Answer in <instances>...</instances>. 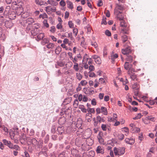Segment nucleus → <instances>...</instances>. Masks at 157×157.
<instances>
[{"instance_id": "nucleus-1", "label": "nucleus", "mask_w": 157, "mask_h": 157, "mask_svg": "<svg viewBox=\"0 0 157 157\" xmlns=\"http://www.w3.org/2000/svg\"><path fill=\"white\" fill-rule=\"evenodd\" d=\"M125 148L124 147H119L117 148L115 147L113 151L115 155H121L125 153Z\"/></svg>"}, {"instance_id": "nucleus-2", "label": "nucleus", "mask_w": 157, "mask_h": 157, "mask_svg": "<svg viewBox=\"0 0 157 157\" xmlns=\"http://www.w3.org/2000/svg\"><path fill=\"white\" fill-rule=\"evenodd\" d=\"M40 26L38 24H34L32 26V29L31 31V33L33 35H36L39 32V28Z\"/></svg>"}, {"instance_id": "nucleus-3", "label": "nucleus", "mask_w": 157, "mask_h": 157, "mask_svg": "<svg viewBox=\"0 0 157 157\" xmlns=\"http://www.w3.org/2000/svg\"><path fill=\"white\" fill-rule=\"evenodd\" d=\"M34 22V21L33 18L32 17H29L26 19V20H23V22H21V24L23 25H27V24L32 25Z\"/></svg>"}, {"instance_id": "nucleus-4", "label": "nucleus", "mask_w": 157, "mask_h": 157, "mask_svg": "<svg viewBox=\"0 0 157 157\" xmlns=\"http://www.w3.org/2000/svg\"><path fill=\"white\" fill-rule=\"evenodd\" d=\"M95 62L98 64H100L101 63V61L100 57L97 55H94L92 56Z\"/></svg>"}, {"instance_id": "nucleus-5", "label": "nucleus", "mask_w": 157, "mask_h": 157, "mask_svg": "<svg viewBox=\"0 0 157 157\" xmlns=\"http://www.w3.org/2000/svg\"><path fill=\"white\" fill-rule=\"evenodd\" d=\"M124 141L126 143L130 145H132L135 143L134 139L132 137L130 138H125Z\"/></svg>"}, {"instance_id": "nucleus-6", "label": "nucleus", "mask_w": 157, "mask_h": 157, "mask_svg": "<svg viewBox=\"0 0 157 157\" xmlns=\"http://www.w3.org/2000/svg\"><path fill=\"white\" fill-rule=\"evenodd\" d=\"M131 51H132L129 47L125 49H123L122 50V52L124 55H128L131 52Z\"/></svg>"}, {"instance_id": "nucleus-7", "label": "nucleus", "mask_w": 157, "mask_h": 157, "mask_svg": "<svg viewBox=\"0 0 157 157\" xmlns=\"http://www.w3.org/2000/svg\"><path fill=\"white\" fill-rule=\"evenodd\" d=\"M114 13L115 15H116L117 18L119 20H121L123 19V17L121 16V17H119V15L122 13L121 12L119 11L117 9H115L114 10Z\"/></svg>"}, {"instance_id": "nucleus-8", "label": "nucleus", "mask_w": 157, "mask_h": 157, "mask_svg": "<svg viewBox=\"0 0 157 157\" xmlns=\"http://www.w3.org/2000/svg\"><path fill=\"white\" fill-rule=\"evenodd\" d=\"M132 65L129 64L128 62H126L124 65V67L126 70H131L133 71V68H132Z\"/></svg>"}, {"instance_id": "nucleus-9", "label": "nucleus", "mask_w": 157, "mask_h": 157, "mask_svg": "<svg viewBox=\"0 0 157 157\" xmlns=\"http://www.w3.org/2000/svg\"><path fill=\"white\" fill-rule=\"evenodd\" d=\"M118 57V55L117 53L114 54V52H112L110 56V59L113 63L115 61V59Z\"/></svg>"}, {"instance_id": "nucleus-10", "label": "nucleus", "mask_w": 157, "mask_h": 157, "mask_svg": "<svg viewBox=\"0 0 157 157\" xmlns=\"http://www.w3.org/2000/svg\"><path fill=\"white\" fill-rule=\"evenodd\" d=\"M92 118V114L91 113H87L86 115V119L88 122L91 121Z\"/></svg>"}, {"instance_id": "nucleus-11", "label": "nucleus", "mask_w": 157, "mask_h": 157, "mask_svg": "<svg viewBox=\"0 0 157 157\" xmlns=\"http://www.w3.org/2000/svg\"><path fill=\"white\" fill-rule=\"evenodd\" d=\"M96 151L97 153L103 154L104 152V149L103 147L100 146H98L97 147Z\"/></svg>"}, {"instance_id": "nucleus-12", "label": "nucleus", "mask_w": 157, "mask_h": 157, "mask_svg": "<svg viewBox=\"0 0 157 157\" xmlns=\"http://www.w3.org/2000/svg\"><path fill=\"white\" fill-rule=\"evenodd\" d=\"M47 2L49 4L54 6H56L58 4V2L54 0H48Z\"/></svg>"}, {"instance_id": "nucleus-13", "label": "nucleus", "mask_w": 157, "mask_h": 157, "mask_svg": "<svg viewBox=\"0 0 157 157\" xmlns=\"http://www.w3.org/2000/svg\"><path fill=\"white\" fill-rule=\"evenodd\" d=\"M16 13L14 11H12L10 13L9 15V18L11 19H14L16 17Z\"/></svg>"}, {"instance_id": "nucleus-14", "label": "nucleus", "mask_w": 157, "mask_h": 157, "mask_svg": "<svg viewBox=\"0 0 157 157\" xmlns=\"http://www.w3.org/2000/svg\"><path fill=\"white\" fill-rule=\"evenodd\" d=\"M129 29V27L127 25L126 27L123 28L121 29V30L125 34H128Z\"/></svg>"}, {"instance_id": "nucleus-15", "label": "nucleus", "mask_w": 157, "mask_h": 157, "mask_svg": "<svg viewBox=\"0 0 157 157\" xmlns=\"http://www.w3.org/2000/svg\"><path fill=\"white\" fill-rule=\"evenodd\" d=\"M67 7L72 10L73 8V4L69 0L67 1Z\"/></svg>"}, {"instance_id": "nucleus-16", "label": "nucleus", "mask_w": 157, "mask_h": 157, "mask_svg": "<svg viewBox=\"0 0 157 157\" xmlns=\"http://www.w3.org/2000/svg\"><path fill=\"white\" fill-rule=\"evenodd\" d=\"M117 138L120 140H122L124 139V135L121 133H118L117 135Z\"/></svg>"}, {"instance_id": "nucleus-17", "label": "nucleus", "mask_w": 157, "mask_h": 157, "mask_svg": "<svg viewBox=\"0 0 157 157\" xmlns=\"http://www.w3.org/2000/svg\"><path fill=\"white\" fill-rule=\"evenodd\" d=\"M30 141L31 142L32 144L34 146H36L38 144V141L35 138L31 139Z\"/></svg>"}, {"instance_id": "nucleus-18", "label": "nucleus", "mask_w": 157, "mask_h": 157, "mask_svg": "<svg viewBox=\"0 0 157 157\" xmlns=\"http://www.w3.org/2000/svg\"><path fill=\"white\" fill-rule=\"evenodd\" d=\"M119 20L120 21V26L121 27L124 28L125 27H126L127 25H128L124 21L123 19Z\"/></svg>"}, {"instance_id": "nucleus-19", "label": "nucleus", "mask_w": 157, "mask_h": 157, "mask_svg": "<svg viewBox=\"0 0 157 157\" xmlns=\"http://www.w3.org/2000/svg\"><path fill=\"white\" fill-rule=\"evenodd\" d=\"M101 112L104 115H107L108 113L107 111L106 107H101Z\"/></svg>"}, {"instance_id": "nucleus-20", "label": "nucleus", "mask_w": 157, "mask_h": 157, "mask_svg": "<svg viewBox=\"0 0 157 157\" xmlns=\"http://www.w3.org/2000/svg\"><path fill=\"white\" fill-rule=\"evenodd\" d=\"M131 130H132V132L133 133L138 132L140 131V128H139L136 127V126L134 127L133 128H131Z\"/></svg>"}, {"instance_id": "nucleus-21", "label": "nucleus", "mask_w": 157, "mask_h": 157, "mask_svg": "<svg viewBox=\"0 0 157 157\" xmlns=\"http://www.w3.org/2000/svg\"><path fill=\"white\" fill-rule=\"evenodd\" d=\"M78 108L82 112L84 113L86 112V109L85 108L84 106L83 105H80L78 106Z\"/></svg>"}, {"instance_id": "nucleus-22", "label": "nucleus", "mask_w": 157, "mask_h": 157, "mask_svg": "<svg viewBox=\"0 0 157 157\" xmlns=\"http://www.w3.org/2000/svg\"><path fill=\"white\" fill-rule=\"evenodd\" d=\"M86 91L88 92L87 94H93L94 92V89L93 87L88 88L87 89Z\"/></svg>"}, {"instance_id": "nucleus-23", "label": "nucleus", "mask_w": 157, "mask_h": 157, "mask_svg": "<svg viewBox=\"0 0 157 157\" xmlns=\"http://www.w3.org/2000/svg\"><path fill=\"white\" fill-rule=\"evenodd\" d=\"M5 25L6 27L10 28L12 26V23L11 21H6L5 23Z\"/></svg>"}, {"instance_id": "nucleus-24", "label": "nucleus", "mask_w": 157, "mask_h": 157, "mask_svg": "<svg viewBox=\"0 0 157 157\" xmlns=\"http://www.w3.org/2000/svg\"><path fill=\"white\" fill-rule=\"evenodd\" d=\"M130 78L133 80L137 81L138 78L137 76L135 73H133L130 76Z\"/></svg>"}, {"instance_id": "nucleus-25", "label": "nucleus", "mask_w": 157, "mask_h": 157, "mask_svg": "<svg viewBox=\"0 0 157 157\" xmlns=\"http://www.w3.org/2000/svg\"><path fill=\"white\" fill-rule=\"evenodd\" d=\"M24 27H25L26 30L27 32H29L31 30L32 27V25H23Z\"/></svg>"}, {"instance_id": "nucleus-26", "label": "nucleus", "mask_w": 157, "mask_h": 157, "mask_svg": "<svg viewBox=\"0 0 157 157\" xmlns=\"http://www.w3.org/2000/svg\"><path fill=\"white\" fill-rule=\"evenodd\" d=\"M88 59V57L86 54H85L83 57L82 62H83V63H85L87 62Z\"/></svg>"}, {"instance_id": "nucleus-27", "label": "nucleus", "mask_w": 157, "mask_h": 157, "mask_svg": "<svg viewBox=\"0 0 157 157\" xmlns=\"http://www.w3.org/2000/svg\"><path fill=\"white\" fill-rule=\"evenodd\" d=\"M126 59L127 61H128V62L131 63L132 62L133 60L132 56L131 55L127 56V57L126 58Z\"/></svg>"}, {"instance_id": "nucleus-28", "label": "nucleus", "mask_w": 157, "mask_h": 157, "mask_svg": "<svg viewBox=\"0 0 157 157\" xmlns=\"http://www.w3.org/2000/svg\"><path fill=\"white\" fill-rule=\"evenodd\" d=\"M45 11L47 13L49 14L51 11L52 7L51 6H48L45 7Z\"/></svg>"}, {"instance_id": "nucleus-29", "label": "nucleus", "mask_w": 157, "mask_h": 157, "mask_svg": "<svg viewBox=\"0 0 157 157\" xmlns=\"http://www.w3.org/2000/svg\"><path fill=\"white\" fill-rule=\"evenodd\" d=\"M73 68L75 71L78 72L79 70L78 64V63L74 64Z\"/></svg>"}, {"instance_id": "nucleus-30", "label": "nucleus", "mask_w": 157, "mask_h": 157, "mask_svg": "<svg viewBox=\"0 0 157 157\" xmlns=\"http://www.w3.org/2000/svg\"><path fill=\"white\" fill-rule=\"evenodd\" d=\"M23 11V9L22 8H18L16 11V13L17 15H20Z\"/></svg>"}, {"instance_id": "nucleus-31", "label": "nucleus", "mask_w": 157, "mask_h": 157, "mask_svg": "<svg viewBox=\"0 0 157 157\" xmlns=\"http://www.w3.org/2000/svg\"><path fill=\"white\" fill-rule=\"evenodd\" d=\"M76 76L77 79L79 80H80L82 78V75L80 73L77 72Z\"/></svg>"}, {"instance_id": "nucleus-32", "label": "nucleus", "mask_w": 157, "mask_h": 157, "mask_svg": "<svg viewBox=\"0 0 157 157\" xmlns=\"http://www.w3.org/2000/svg\"><path fill=\"white\" fill-rule=\"evenodd\" d=\"M63 127H58L57 129V131L60 134H62L64 132V130H63Z\"/></svg>"}, {"instance_id": "nucleus-33", "label": "nucleus", "mask_w": 157, "mask_h": 157, "mask_svg": "<svg viewBox=\"0 0 157 157\" xmlns=\"http://www.w3.org/2000/svg\"><path fill=\"white\" fill-rule=\"evenodd\" d=\"M79 102L77 99H75L74 101L73 106L74 108H77L78 106Z\"/></svg>"}, {"instance_id": "nucleus-34", "label": "nucleus", "mask_w": 157, "mask_h": 157, "mask_svg": "<svg viewBox=\"0 0 157 157\" xmlns=\"http://www.w3.org/2000/svg\"><path fill=\"white\" fill-rule=\"evenodd\" d=\"M9 134L11 139H14L16 137H15V134L13 131H10Z\"/></svg>"}, {"instance_id": "nucleus-35", "label": "nucleus", "mask_w": 157, "mask_h": 157, "mask_svg": "<svg viewBox=\"0 0 157 157\" xmlns=\"http://www.w3.org/2000/svg\"><path fill=\"white\" fill-rule=\"evenodd\" d=\"M61 51V47H57L55 50V52L57 55H58L59 54Z\"/></svg>"}, {"instance_id": "nucleus-36", "label": "nucleus", "mask_w": 157, "mask_h": 157, "mask_svg": "<svg viewBox=\"0 0 157 157\" xmlns=\"http://www.w3.org/2000/svg\"><path fill=\"white\" fill-rule=\"evenodd\" d=\"M44 36V34L41 33L38 34L37 36L38 39H43V38Z\"/></svg>"}, {"instance_id": "nucleus-37", "label": "nucleus", "mask_w": 157, "mask_h": 157, "mask_svg": "<svg viewBox=\"0 0 157 157\" xmlns=\"http://www.w3.org/2000/svg\"><path fill=\"white\" fill-rule=\"evenodd\" d=\"M48 17L47 15L45 13H43V14H40L39 16V18H42L44 19L45 18H47Z\"/></svg>"}, {"instance_id": "nucleus-38", "label": "nucleus", "mask_w": 157, "mask_h": 157, "mask_svg": "<svg viewBox=\"0 0 157 157\" xmlns=\"http://www.w3.org/2000/svg\"><path fill=\"white\" fill-rule=\"evenodd\" d=\"M67 67L71 68L73 65V63L71 61H68L66 65Z\"/></svg>"}, {"instance_id": "nucleus-39", "label": "nucleus", "mask_w": 157, "mask_h": 157, "mask_svg": "<svg viewBox=\"0 0 157 157\" xmlns=\"http://www.w3.org/2000/svg\"><path fill=\"white\" fill-rule=\"evenodd\" d=\"M46 148H45L44 151H40L39 153V155L41 156V155L43 154L44 156L46 157L47 156V153H46Z\"/></svg>"}, {"instance_id": "nucleus-40", "label": "nucleus", "mask_w": 157, "mask_h": 157, "mask_svg": "<svg viewBox=\"0 0 157 157\" xmlns=\"http://www.w3.org/2000/svg\"><path fill=\"white\" fill-rule=\"evenodd\" d=\"M68 25L69 27L70 28H74V24L72 22V21H70L68 22Z\"/></svg>"}, {"instance_id": "nucleus-41", "label": "nucleus", "mask_w": 157, "mask_h": 157, "mask_svg": "<svg viewBox=\"0 0 157 157\" xmlns=\"http://www.w3.org/2000/svg\"><path fill=\"white\" fill-rule=\"evenodd\" d=\"M71 60H72V63L74 64L77 63V62L79 61L76 57L75 56L74 57H73L72 59H71Z\"/></svg>"}, {"instance_id": "nucleus-42", "label": "nucleus", "mask_w": 157, "mask_h": 157, "mask_svg": "<svg viewBox=\"0 0 157 157\" xmlns=\"http://www.w3.org/2000/svg\"><path fill=\"white\" fill-rule=\"evenodd\" d=\"M87 111L90 113H95V110L94 108H88L87 109Z\"/></svg>"}, {"instance_id": "nucleus-43", "label": "nucleus", "mask_w": 157, "mask_h": 157, "mask_svg": "<svg viewBox=\"0 0 157 157\" xmlns=\"http://www.w3.org/2000/svg\"><path fill=\"white\" fill-rule=\"evenodd\" d=\"M122 131L124 132L129 133V129L127 127H125L122 128Z\"/></svg>"}, {"instance_id": "nucleus-44", "label": "nucleus", "mask_w": 157, "mask_h": 157, "mask_svg": "<svg viewBox=\"0 0 157 157\" xmlns=\"http://www.w3.org/2000/svg\"><path fill=\"white\" fill-rule=\"evenodd\" d=\"M56 28L58 29H61L63 28L62 23H59L56 25Z\"/></svg>"}, {"instance_id": "nucleus-45", "label": "nucleus", "mask_w": 157, "mask_h": 157, "mask_svg": "<svg viewBox=\"0 0 157 157\" xmlns=\"http://www.w3.org/2000/svg\"><path fill=\"white\" fill-rule=\"evenodd\" d=\"M98 141L101 144H103L104 143V140L102 138V137L100 136H99L98 137Z\"/></svg>"}, {"instance_id": "nucleus-46", "label": "nucleus", "mask_w": 157, "mask_h": 157, "mask_svg": "<svg viewBox=\"0 0 157 157\" xmlns=\"http://www.w3.org/2000/svg\"><path fill=\"white\" fill-rule=\"evenodd\" d=\"M43 144V141L41 140H40L38 142V144L36 145L38 147L41 148Z\"/></svg>"}, {"instance_id": "nucleus-47", "label": "nucleus", "mask_w": 157, "mask_h": 157, "mask_svg": "<svg viewBox=\"0 0 157 157\" xmlns=\"http://www.w3.org/2000/svg\"><path fill=\"white\" fill-rule=\"evenodd\" d=\"M50 31L52 33H54L56 31V29L55 27L54 26H51L50 28Z\"/></svg>"}, {"instance_id": "nucleus-48", "label": "nucleus", "mask_w": 157, "mask_h": 157, "mask_svg": "<svg viewBox=\"0 0 157 157\" xmlns=\"http://www.w3.org/2000/svg\"><path fill=\"white\" fill-rule=\"evenodd\" d=\"M75 57H76L78 61H80L82 59V56L80 53L77 54V56H75Z\"/></svg>"}, {"instance_id": "nucleus-49", "label": "nucleus", "mask_w": 157, "mask_h": 157, "mask_svg": "<svg viewBox=\"0 0 157 157\" xmlns=\"http://www.w3.org/2000/svg\"><path fill=\"white\" fill-rule=\"evenodd\" d=\"M59 122L61 124H64L65 122V118L64 117H63L62 119H59Z\"/></svg>"}, {"instance_id": "nucleus-50", "label": "nucleus", "mask_w": 157, "mask_h": 157, "mask_svg": "<svg viewBox=\"0 0 157 157\" xmlns=\"http://www.w3.org/2000/svg\"><path fill=\"white\" fill-rule=\"evenodd\" d=\"M106 18L105 17H103L102 21L101 22V24H104L105 25L107 24V22L106 21Z\"/></svg>"}, {"instance_id": "nucleus-51", "label": "nucleus", "mask_w": 157, "mask_h": 157, "mask_svg": "<svg viewBox=\"0 0 157 157\" xmlns=\"http://www.w3.org/2000/svg\"><path fill=\"white\" fill-rule=\"evenodd\" d=\"M43 23L44 26H45L47 28L49 27V25L47 23V21L46 20H44L43 21Z\"/></svg>"}, {"instance_id": "nucleus-52", "label": "nucleus", "mask_w": 157, "mask_h": 157, "mask_svg": "<svg viewBox=\"0 0 157 157\" xmlns=\"http://www.w3.org/2000/svg\"><path fill=\"white\" fill-rule=\"evenodd\" d=\"M147 120H150L152 121H154L155 120V118L151 116H148L147 117Z\"/></svg>"}, {"instance_id": "nucleus-53", "label": "nucleus", "mask_w": 157, "mask_h": 157, "mask_svg": "<svg viewBox=\"0 0 157 157\" xmlns=\"http://www.w3.org/2000/svg\"><path fill=\"white\" fill-rule=\"evenodd\" d=\"M93 121H94V125L95 127H98V122L97 121H96V118H94L93 119Z\"/></svg>"}, {"instance_id": "nucleus-54", "label": "nucleus", "mask_w": 157, "mask_h": 157, "mask_svg": "<svg viewBox=\"0 0 157 157\" xmlns=\"http://www.w3.org/2000/svg\"><path fill=\"white\" fill-rule=\"evenodd\" d=\"M78 32V29L76 28H73V33L75 36H76Z\"/></svg>"}, {"instance_id": "nucleus-55", "label": "nucleus", "mask_w": 157, "mask_h": 157, "mask_svg": "<svg viewBox=\"0 0 157 157\" xmlns=\"http://www.w3.org/2000/svg\"><path fill=\"white\" fill-rule=\"evenodd\" d=\"M54 46L53 43H50L48 44L47 45V47L48 48H52Z\"/></svg>"}, {"instance_id": "nucleus-56", "label": "nucleus", "mask_w": 157, "mask_h": 157, "mask_svg": "<svg viewBox=\"0 0 157 157\" xmlns=\"http://www.w3.org/2000/svg\"><path fill=\"white\" fill-rule=\"evenodd\" d=\"M97 5L99 7L103 5V2L102 0H99L98 1Z\"/></svg>"}, {"instance_id": "nucleus-57", "label": "nucleus", "mask_w": 157, "mask_h": 157, "mask_svg": "<svg viewBox=\"0 0 157 157\" xmlns=\"http://www.w3.org/2000/svg\"><path fill=\"white\" fill-rule=\"evenodd\" d=\"M59 4L61 6L63 7H64L66 5V3L63 0H61L59 3Z\"/></svg>"}, {"instance_id": "nucleus-58", "label": "nucleus", "mask_w": 157, "mask_h": 157, "mask_svg": "<svg viewBox=\"0 0 157 157\" xmlns=\"http://www.w3.org/2000/svg\"><path fill=\"white\" fill-rule=\"evenodd\" d=\"M91 45L94 46L95 48H97L98 47V45L97 43L96 42H91Z\"/></svg>"}, {"instance_id": "nucleus-59", "label": "nucleus", "mask_w": 157, "mask_h": 157, "mask_svg": "<svg viewBox=\"0 0 157 157\" xmlns=\"http://www.w3.org/2000/svg\"><path fill=\"white\" fill-rule=\"evenodd\" d=\"M87 83V82L85 80H82L80 82V84L82 86H85Z\"/></svg>"}, {"instance_id": "nucleus-60", "label": "nucleus", "mask_w": 157, "mask_h": 157, "mask_svg": "<svg viewBox=\"0 0 157 157\" xmlns=\"http://www.w3.org/2000/svg\"><path fill=\"white\" fill-rule=\"evenodd\" d=\"M139 139V140H140L141 141L143 140L144 139V137L143 136V134L142 133H140L139 134V136H138Z\"/></svg>"}, {"instance_id": "nucleus-61", "label": "nucleus", "mask_w": 157, "mask_h": 157, "mask_svg": "<svg viewBox=\"0 0 157 157\" xmlns=\"http://www.w3.org/2000/svg\"><path fill=\"white\" fill-rule=\"evenodd\" d=\"M4 22V17L3 16L0 17V25H1Z\"/></svg>"}, {"instance_id": "nucleus-62", "label": "nucleus", "mask_w": 157, "mask_h": 157, "mask_svg": "<svg viewBox=\"0 0 157 157\" xmlns=\"http://www.w3.org/2000/svg\"><path fill=\"white\" fill-rule=\"evenodd\" d=\"M105 14L106 16L107 17H109L110 16V12L109 10H106L105 12Z\"/></svg>"}, {"instance_id": "nucleus-63", "label": "nucleus", "mask_w": 157, "mask_h": 157, "mask_svg": "<svg viewBox=\"0 0 157 157\" xmlns=\"http://www.w3.org/2000/svg\"><path fill=\"white\" fill-rule=\"evenodd\" d=\"M105 33L106 35L108 36H110L111 35V32L108 30H106L105 31Z\"/></svg>"}, {"instance_id": "nucleus-64", "label": "nucleus", "mask_w": 157, "mask_h": 157, "mask_svg": "<svg viewBox=\"0 0 157 157\" xmlns=\"http://www.w3.org/2000/svg\"><path fill=\"white\" fill-rule=\"evenodd\" d=\"M101 128L102 130L103 131H105L106 130L107 127L106 124H102L101 125Z\"/></svg>"}]
</instances>
